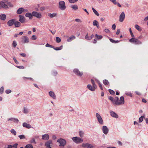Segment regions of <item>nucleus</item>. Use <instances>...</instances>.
Listing matches in <instances>:
<instances>
[{
    "instance_id": "4",
    "label": "nucleus",
    "mask_w": 148,
    "mask_h": 148,
    "mask_svg": "<svg viewBox=\"0 0 148 148\" xmlns=\"http://www.w3.org/2000/svg\"><path fill=\"white\" fill-rule=\"evenodd\" d=\"M59 8L62 10H64L66 8L65 2L63 1H61L59 2Z\"/></svg>"
},
{
    "instance_id": "26",
    "label": "nucleus",
    "mask_w": 148,
    "mask_h": 148,
    "mask_svg": "<svg viewBox=\"0 0 148 148\" xmlns=\"http://www.w3.org/2000/svg\"><path fill=\"white\" fill-rule=\"evenodd\" d=\"M92 10L94 12V13L97 15V16H99V14L98 12L95 10L94 8H92Z\"/></svg>"
},
{
    "instance_id": "9",
    "label": "nucleus",
    "mask_w": 148,
    "mask_h": 148,
    "mask_svg": "<svg viewBox=\"0 0 148 148\" xmlns=\"http://www.w3.org/2000/svg\"><path fill=\"white\" fill-rule=\"evenodd\" d=\"M32 16H34L38 18H40L41 17V14L37 12L33 11L32 12Z\"/></svg>"
},
{
    "instance_id": "52",
    "label": "nucleus",
    "mask_w": 148,
    "mask_h": 148,
    "mask_svg": "<svg viewBox=\"0 0 148 148\" xmlns=\"http://www.w3.org/2000/svg\"><path fill=\"white\" fill-rule=\"evenodd\" d=\"M98 84L99 85V87L100 88V89H101V90H103V87L102 86V85L100 83V82L99 81H98Z\"/></svg>"
},
{
    "instance_id": "16",
    "label": "nucleus",
    "mask_w": 148,
    "mask_h": 148,
    "mask_svg": "<svg viewBox=\"0 0 148 148\" xmlns=\"http://www.w3.org/2000/svg\"><path fill=\"white\" fill-rule=\"evenodd\" d=\"M14 19H11L9 20L7 23L8 25L9 26L12 25L14 24Z\"/></svg>"
},
{
    "instance_id": "64",
    "label": "nucleus",
    "mask_w": 148,
    "mask_h": 148,
    "mask_svg": "<svg viewBox=\"0 0 148 148\" xmlns=\"http://www.w3.org/2000/svg\"><path fill=\"white\" fill-rule=\"evenodd\" d=\"M135 92L138 95H141V93L139 92L136 91Z\"/></svg>"
},
{
    "instance_id": "45",
    "label": "nucleus",
    "mask_w": 148,
    "mask_h": 148,
    "mask_svg": "<svg viewBox=\"0 0 148 148\" xmlns=\"http://www.w3.org/2000/svg\"><path fill=\"white\" fill-rule=\"evenodd\" d=\"M23 79L24 80H25V79H29V80H33V79L31 77H28H28H23Z\"/></svg>"
},
{
    "instance_id": "43",
    "label": "nucleus",
    "mask_w": 148,
    "mask_h": 148,
    "mask_svg": "<svg viewBox=\"0 0 148 148\" xmlns=\"http://www.w3.org/2000/svg\"><path fill=\"white\" fill-rule=\"evenodd\" d=\"M12 45L13 47H15L17 45V43L15 41H14L12 43Z\"/></svg>"
},
{
    "instance_id": "50",
    "label": "nucleus",
    "mask_w": 148,
    "mask_h": 148,
    "mask_svg": "<svg viewBox=\"0 0 148 148\" xmlns=\"http://www.w3.org/2000/svg\"><path fill=\"white\" fill-rule=\"evenodd\" d=\"M30 143H34V144L36 143V142L35 141V139L34 138H33L31 140Z\"/></svg>"
},
{
    "instance_id": "59",
    "label": "nucleus",
    "mask_w": 148,
    "mask_h": 148,
    "mask_svg": "<svg viewBox=\"0 0 148 148\" xmlns=\"http://www.w3.org/2000/svg\"><path fill=\"white\" fill-rule=\"evenodd\" d=\"M105 31L107 33H110V31L108 29H105Z\"/></svg>"
},
{
    "instance_id": "10",
    "label": "nucleus",
    "mask_w": 148,
    "mask_h": 148,
    "mask_svg": "<svg viewBox=\"0 0 148 148\" xmlns=\"http://www.w3.org/2000/svg\"><path fill=\"white\" fill-rule=\"evenodd\" d=\"M53 145L52 141L51 140H49L47 141L45 144V146L46 147H51Z\"/></svg>"
},
{
    "instance_id": "18",
    "label": "nucleus",
    "mask_w": 148,
    "mask_h": 148,
    "mask_svg": "<svg viewBox=\"0 0 148 148\" xmlns=\"http://www.w3.org/2000/svg\"><path fill=\"white\" fill-rule=\"evenodd\" d=\"M23 127L28 129L30 128L31 127V126L29 124H27L26 123H24L23 124Z\"/></svg>"
},
{
    "instance_id": "61",
    "label": "nucleus",
    "mask_w": 148,
    "mask_h": 148,
    "mask_svg": "<svg viewBox=\"0 0 148 148\" xmlns=\"http://www.w3.org/2000/svg\"><path fill=\"white\" fill-rule=\"evenodd\" d=\"M16 67L19 69H23L24 68V67L23 66H17Z\"/></svg>"
},
{
    "instance_id": "57",
    "label": "nucleus",
    "mask_w": 148,
    "mask_h": 148,
    "mask_svg": "<svg viewBox=\"0 0 148 148\" xmlns=\"http://www.w3.org/2000/svg\"><path fill=\"white\" fill-rule=\"evenodd\" d=\"M32 39L33 40H36V37L35 35H33L32 36Z\"/></svg>"
},
{
    "instance_id": "13",
    "label": "nucleus",
    "mask_w": 148,
    "mask_h": 148,
    "mask_svg": "<svg viewBox=\"0 0 148 148\" xmlns=\"http://www.w3.org/2000/svg\"><path fill=\"white\" fill-rule=\"evenodd\" d=\"M49 138V136L47 134H44L42 136V139L44 140H48Z\"/></svg>"
},
{
    "instance_id": "46",
    "label": "nucleus",
    "mask_w": 148,
    "mask_h": 148,
    "mask_svg": "<svg viewBox=\"0 0 148 148\" xmlns=\"http://www.w3.org/2000/svg\"><path fill=\"white\" fill-rule=\"evenodd\" d=\"M129 30H130V34H131V36H132V37L133 38L134 37V35L132 30H131V28H130L129 29Z\"/></svg>"
},
{
    "instance_id": "32",
    "label": "nucleus",
    "mask_w": 148,
    "mask_h": 148,
    "mask_svg": "<svg viewBox=\"0 0 148 148\" xmlns=\"http://www.w3.org/2000/svg\"><path fill=\"white\" fill-rule=\"evenodd\" d=\"M71 7L75 10H76L78 9V7L76 5H72Z\"/></svg>"
},
{
    "instance_id": "14",
    "label": "nucleus",
    "mask_w": 148,
    "mask_h": 148,
    "mask_svg": "<svg viewBox=\"0 0 148 148\" xmlns=\"http://www.w3.org/2000/svg\"><path fill=\"white\" fill-rule=\"evenodd\" d=\"M87 88L90 90L92 91H94L95 90L96 87L92 86L91 85L88 84L87 86Z\"/></svg>"
},
{
    "instance_id": "58",
    "label": "nucleus",
    "mask_w": 148,
    "mask_h": 148,
    "mask_svg": "<svg viewBox=\"0 0 148 148\" xmlns=\"http://www.w3.org/2000/svg\"><path fill=\"white\" fill-rule=\"evenodd\" d=\"M52 138L53 140H55L56 139L57 137L55 135H53L52 136Z\"/></svg>"
},
{
    "instance_id": "44",
    "label": "nucleus",
    "mask_w": 148,
    "mask_h": 148,
    "mask_svg": "<svg viewBox=\"0 0 148 148\" xmlns=\"http://www.w3.org/2000/svg\"><path fill=\"white\" fill-rule=\"evenodd\" d=\"M94 147L93 145L88 144V148H94Z\"/></svg>"
},
{
    "instance_id": "2",
    "label": "nucleus",
    "mask_w": 148,
    "mask_h": 148,
    "mask_svg": "<svg viewBox=\"0 0 148 148\" xmlns=\"http://www.w3.org/2000/svg\"><path fill=\"white\" fill-rule=\"evenodd\" d=\"M0 4L3 8L5 9L8 8V5L10 7H12L13 5L10 2H8L7 1L4 0L3 1L0 2Z\"/></svg>"
},
{
    "instance_id": "33",
    "label": "nucleus",
    "mask_w": 148,
    "mask_h": 148,
    "mask_svg": "<svg viewBox=\"0 0 148 148\" xmlns=\"http://www.w3.org/2000/svg\"><path fill=\"white\" fill-rule=\"evenodd\" d=\"M18 145V143L14 144L13 145H11V148H17V146Z\"/></svg>"
},
{
    "instance_id": "47",
    "label": "nucleus",
    "mask_w": 148,
    "mask_h": 148,
    "mask_svg": "<svg viewBox=\"0 0 148 148\" xmlns=\"http://www.w3.org/2000/svg\"><path fill=\"white\" fill-rule=\"evenodd\" d=\"M135 28L137 29L139 31L141 30V29H140L139 26H138V25H135Z\"/></svg>"
},
{
    "instance_id": "12",
    "label": "nucleus",
    "mask_w": 148,
    "mask_h": 148,
    "mask_svg": "<svg viewBox=\"0 0 148 148\" xmlns=\"http://www.w3.org/2000/svg\"><path fill=\"white\" fill-rule=\"evenodd\" d=\"M25 9L23 8H19L17 11L16 13L17 14H21L23 12H24Z\"/></svg>"
},
{
    "instance_id": "42",
    "label": "nucleus",
    "mask_w": 148,
    "mask_h": 148,
    "mask_svg": "<svg viewBox=\"0 0 148 148\" xmlns=\"http://www.w3.org/2000/svg\"><path fill=\"white\" fill-rule=\"evenodd\" d=\"M4 88L3 87H1L0 89V94H2L3 92Z\"/></svg>"
},
{
    "instance_id": "30",
    "label": "nucleus",
    "mask_w": 148,
    "mask_h": 148,
    "mask_svg": "<svg viewBox=\"0 0 148 148\" xmlns=\"http://www.w3.org/2000/svg\"><path fill=\"white\" fill-rule=\"evenodd\" d=\"M19 21L22 23H25L27 21L26 19H19Z\"/></svg>"
},
{
    "instance_id": "29",
    "label": "nucleus",
    "mask_w": 148,
    "mask_h": 148,
    "mask_svg": "<svg viewBox=\"0 0 148 148\" xmlns=\"http://www.w3.org/2000/svg\"><path fill=\"white\" fill-rule=\"evenodd\" d=\"M103 83L105 85H108L109 84V82L108 80L105 79L103 80Z\"/></svg>"
},
{
    "instance_id": "34",
    "label": "nucleus",
    "mask_w": 148,
    "mask_h": 148,
    "mask_svg": "<svg viewBox=\"0 0 148 148\" xmlns=\"http://www.w3.org/2000/svg\"><path fill=\"white\" fill-rule=\"evenodd\" d=\"M56 41L57 43H59L61 42V40L59 37H56Z\"/></svg>"
},
{
    "instance_id": "6",
    "label": "nucleus",
    "mask_w": 148,
    "mask_h": 148,
    "mask_svg": "<svg viewBox=\"0 0 148 148\" xmlns=\"http://www.w3.org/2000/svg\"><path fill=\"white\" fill-rule=\"evenodd\" d=\"M129 42L131 43H133L136 45H139L141 44L142 42L138 39L132 38L129 40Z\"/></svg>"
},
{
    "instance_id": "62",
    "label": "nucleus",
    "mask_w": 148,
    "mask_h": 148,
    "mask_svg": "<svg viewBox=\"0 0 148 148\" xmlns=\"http://www.w3.org/2000/svg\"><path fill=\"white\" fill-rule=\"evenodd\" d=\"M94 37V36L93 34H92L91 36H89V38H88L89 39V40H91L92 39V38H93Z\"/></svg>"
},
{
    "instance_id": "60",
    "label": "nucleus",
    "mask_w": 148,
    "mask_h": 148,
    "mask_svg": "<svg viewBox=\"0 0 148 148\" xmlns=\"http://www.w3.org/2000/svg\"><path fill=\"white\" fill-rule=\"evenodd\" d=\"M28 112V110L27 109L24 108V112L26 113Z\"/></svg>"
},
{
    "instance_id": "48",
    "label": "nucleus",
    "mask_w": 148,
    "mask_h": 148,
    "mask_svg": "<svg viewBox=\"0 0 148 148\" xmlns=\"http://www.w3.org/2000/svg\"><path fill=\"white\" fill-rule=\"evenodd\" d=\"M143 120V117L141 116L139 119V123L141 122Z\"/></svg>"
},
{
    "instance_id": "22",
    "label": "nucleus",
    "mask_w": 148,
    "mask_h": 148,
    "mask_svg": "<svg viewBox=\"0 0 148 148\" xmlns=\"http://www.w3.org/2000/svg\"><path fill=\"white\" fill-rule=\"evenodd\" d=\"M93 25L94 26H96L97 28H98L99 27V24L98 22L97 21L95 20L94 21L93 23Z\"/></svg>"
},
{
    "instance_id": "15",
    "label": "nucleus",
    "mask_w": 148,
    "mask_h": 148,
    "mask_svg": "<svg viewBox=\"0 0 148 148\" xmlns=\"http://www.w3.org/2000/svg\"><path fill=\"white\" fill-rule=\"evenodd\" d=\"M110 115L113 117L116 118H118V115L116 113L112 111H110Z\"/></svg>"
},
{
    "instance_id": "3",
    "label": "nucleus",
    "mask_w": 148,
    "mask_h": 148,
    "mask_svg": "<svg viewBox=\"0 0 148 148\" xmlns=\"http://www.w3.org/2000/svg\"><path fill=\"white\" fill-rule=\"evenodd\" d=\"M57 142L60 144L59 146L63 147L66 143V140L63 138H60L57 140Z\"/></svg>"
},
{
    "instance_id": "1",
    "label": "nucleus",
    "mask_w": 148,
    "mask_h": 148,
    "mask_svg": "<svg viewBox=\"0 0 148 148\" xmlns=\"http://www.w3.org/2000/svg\"><path fill=\"white\" fill-rule=\"evenodd\" d=\"M108 98L112 101L114 105L119 106L124 103V100L123 96L120 97V100H119V98L117 97H115L114 99L113 97L111 96L108 97Z\"/></svg>"
},
{
    "instance_id": "54",
    "label": "nucleus",
    "mask_w": 148,
    "mask_h": 148,
    "mask_svg": "<svg viewBox=\"0 0 148 148\" xmlns=\"http://www.w3.org/2000/svg\"><path fill=\"white\" fill-rule=\"evenodd\" d=\"M14 122H16V123H18V119L16 118H14V120H13Z\"/></svg>"
},
{
    "instance_id": "20",
    "label": "nucleus",
    "mask_w": 148,
    "mask_h": 148,
    "mask_svg": "<svg viewBox=\"0 0 148 148\" xmlns=\"http://www.w3.org/2000/svg\"><path fill=\"white\" fill-rule=\"evenodd\" d=\"M25 16L26 17H28L29 18H32V13L27 12L25 14Z\"/></svg>"
},
{
    "instance_id": "27",
    "label": "nucleus",
    "mask_w": 148,
    "mask_h": 148,
    "mask_svg": "<svg viewBox=\"0 0 148 148\" xmlns=\"http://www.w3.org/2000/svg\"><path fill=\"white\" fill-rule=\"evenodd\" d=\"M95 37L98 39H101L102 38L103 36L101 35H98L96 34L95 35Z\"/></svg>"
},
{
    "instance_id": "49",
    "label": "nucleus",
    "mask_w": 148,
    "mask_h": 148,
    "mask_svg": "<svg viewBox=\"0 0 148 148\" xmlns=\"http://www.w3.org/2000/svg\"><path fill=\"white\" fill-rule=\"evenodd\" d=\"M45 46L47 47H49L52 48H53V46L50 45L48 43H47L46 44Z\"/></svg>"
},
{
    "instance_id": "41",
    "label": "nucleus",
    "mask_w": 148,
    "mask_h": 148,
    "mask_svg": "<svg viewBox=\"0 0 148 148\" xmlns=\"http://www.w3.org/2000/svg\"><path fill=\"white\" fill-rule=\"evenodd\" d=\"M88 143H83L82 144V146L84 147H87L88 148Z\"/></svg>"
},
{
    "instance_id": "37",
    "label": "nucleus",
    "mask_w": 148,
    "mask_h": 148,
    "mask_svg": "<svg viewBox=\"0 0 148 148\" xmlns=\"http://www.w3.org/2000/svg\"><path fill=\"white\" fill-rule=\"evenodd\" d=\"M108 90L110 94L113 95H114L115 92L114 91L111 89H109Z\"/></svg>"
},
{
    "instance_id": "39",
    "label": "nucleus",
    "mask_w": 148,
    "mask_h": 148,
    "mask_svg": "<svg viewBox=\"0 0 148 148\" xmlns=\"http://www.w3.org/2000/svg\"><path fill=\"white\" fill-rule=\"evenodd\" d=\"M18 137L21 139H24L25 138V136L24 135H19Z\"/></svg>"
},
{
    "instance_id": "23",
    "label": "nucleus",
    "mask_w": 148,
    "mask_h": 148,
    "mask_svg": "<svg viewBox=\"0 0 148 148\" xmlns=\"http://www.w3.org/2000/svg\"><path fill=\"white\" fill-rule=\"evenodd\" d=\"M57 14L56 13H53L51 14V13H49L48 14V15L50 17V18H53L55 17H56Z\"/></svg>"
},
{
    "instance_id": "11",
    "label": "nucleus",
    "mask_w": 148,
    "mask_h": 148,
    "mask_svg": "<svg viewBox=\"0 0 148 148\" xmlns=\"http://www.w3.org/2000/svg\"><path fill=\"white\" fill-rule=\"evenodd\" d=\"M102 131L103 133L105 134H107L109 132V129L106 126H103L102 127Z\"/></svg>"
},
{
    "instance_id": "53",
    "label": "nucleus",
    "mask_w": 148,
    "mask_h": 148,
    "mask_svg": "<svg viewBox=\"0 0 148 148\" xmlns=\"http://www.w3.org/2000/svg\"><path fill=\"white\" fill-rule=\"evenodd\" d=\"M110 1L112 2L114 4H117V2L116 0H110Z\"/></svg>"
},
{
    "instance_id": "35",
    "label": "nucleus",
    "mask_w": 148,
    "mask_h": 148,
    "mask_svg": "<svg viewBox=\"0 0 148 148\" xmlns=\"http://www.w3.org/2000/svg\"><path fill=\"white\" fill-rule=\"evenodd\" d=\"M6 16L4 14H1L0 15V18H6Z\"/></svg>"
},
{
    "instance_id": "21",
    "label": "nucleus",
    "mask_w": 148,
    "mask_h": 148,
    "mask_svg": "<svg viewBox=\"0 0 148 148\" xmlns=\"http://www.w3.org/2000/svg\"><path fill=\"white\" fill-rule=\"evenodd\" d=\"M75 38V37L74 36L72 35L69 38L67 39V41L68 42H70Z\"/></svg>"
},
{
    "instance_id": "5",
    "label": "nucleus",
    "mask_w": 148,
    "mask_h": 148,
    "mask_svg": "<svg viewBox=\"0 0 148 148\" xmlns=\"http://www.w3.org/2000/svg\"><path fill=\"white\" fill-rule=\"evenodd\" d=\"M73 141L77 144L81 143L83 141V140L78 137H75L72 138Z\"/></svg>"
},
{
    "instance_id": "7",
    "label": "nucleus",
    "mask_w": 148,
    "mask_h": 148,
    "mask_svg": "<svg viewBox=\"0 0 148 148\" xmlns=\"http://www.w3.org/2000/svg\"><path fill=\"white\" fill-rule=\"evenodd\" d=\"M73 71L76 75L79 76H82L83 75V72L80 71L78 69H74Z\"/></svg>"
},
{
    "instance_id": "55",
    "label": "nucleus",
    "mask_w": 148,
    "mask_h": 148,
    "mask_svg": "<svg viewBox=\"0 0 148 148\" xmlns=\"http://www.w3.org/2000/svg\"><path fill=\"white\" fill-rule=\"evenodd\" d=\"M11 92V90H6L5 92L7 94H9Z\"/></svg>"
},
{
    "instance_id": "63",
    "label": "nucleus",
    "mask_w": 148,
    "mask_h": 148,
    "mask_svg": "<svg viewBox=\"0 0 148 148\" xmlns=\"http://www.w3.org/2000/svg\"><path fill=\"white\" fill-rule=\"evenodd\" d=\"M112 28L114 30L116 28V25L114 24L112 26Z\"/></svg>"
},
{
    "instance_id": "24",
    "label": "nucleus",
    "mask_w": 148,
    "mask_h": 148,
    "mask_svg": "<svg viewBox=\"0 0 148 148\" xmlns=\"http://www.w3.org/2000/svg\"><path fill=\"white\" fill-rule=\"evenodd\" d=\"M14 24L16 27H19L21 25L20 23L18 21H16L14 22Z\"/></svg>"
},
{
    "instance_id": "51",
    "label": "nucleus",
    "mask_w": 148,
    "mask_h": 148,
    "mask_svg": "<svg viewBox=\"0 0 148 148\" xmlns=\"http://www.w3.org/2000/svg\"><path fill=\"white\" fill-rule=\"evenodd\" d=\"M71 3H74L77 1L78 0H68Z\"/></svg>"
},
{
    "instance_id": "8",
    "label": "nucleus",
    "mask_w": 148,
    "mask_h": 148,
    "mask_svg": "<svg viewBox=\"0 0 148 148\" xmlns=\"http://www.w3.org/2000/svg\"><path fill=\"white\" fill-rule=\"evenodd\" d=\"M96 116L99 123L100 124H103V120L100 115L97 113L96 114Z\"/></svg>"
},
{
    "instance_id": "31",
    "label": "nucleus",
    "mask_w": 148,
    "mask_h": 148,
    "mask_svg": "<svg viewBox=\"0 0 148 148\" xmlns=\"http://www.w3.org/2000/svg\"><path fill=\"white\" fill-rule=\"evenodd\" d=\"M26 148H33V146L32 145L27 144V145L25 147Z\"/></svg>"
},
{
    "instance_id": "28",
    "label": "nucleus",
    "mask_w": 148,
    "mask_h": 148,
    "mask_svg": "<svg viewBox=\"0 0 148 148\" xmlns=\"http://www.w3.org/2000/svg\"><path fill=\"white\" fill-rule=\"evenodd\" d=\"M125 14L124 12H122L119 16V18H125Z\"/></svg>"
},
{
    "instance_id": "25",
    "label": "nucleus",
    "mask_w": 148,
    "mask_h": 148,
    "mask_svg": "<svg viewBox=\"0 0 148 148\" xmlns=\"http://www.w3.org/2000/svg\"><path fill=\"white\" fill-rule=\"evenodd\" d=\"M63 46L62 45H61L60 47H54L53 48L54 49L56 50H59L62 49V48Z\"/></svg>"
},
{
    "instance_id": "17",
    "label": "nucleus",
    "mask_w": 148,
    "mask_h": 148,
    "mask_svg": "<svg viewBox=\"0 0 148 148\" xmlns=\"http://www.w3.org/2000/svg\"><path fill=\"white\" fill-rule=\"evenodd\" d=\"M22 39L24 41V43H27L29 42L28 38L25 36H23L22 38Z\"/></svg>"
},
{
    "instance_id": "56",
    "label": "nucleus",
    "mask_w": 148,
    "mask_h": 148,
    "mask_svg": "<svg viewBox=\"0 0 148 148\" xmlns=\"http://www.w3.org/2000/svg\"><path fill=\"white\" fill-rule=\"evenodd\" d=\"M85 38L86 39V40H89V39L88 38H89V36H88V34H87L86 35V36H85Z\"/></svg>"
},
{
    "instance_id": "38",
    "label": "nucleus",
    "mask_w": 148,
    "mask_h": 148,
    "mask_svg": "<svg viewBox=\"0 0 148 148\" xmlns=\"http://www.w3.org/2000/svg\"><path fill=\"white\" fill-rule=\"evenodd\" d=\"M84 133L82 131H80L79 132V135L81 137H82L84 136Z\"/></svg>"
},
{
    "instance_id": "36",
    "label": "nucleus",
    "mask_w": 148,
    "mask_h": 148,
    "mask_svg": "<svg viewBox=\"0 0 148 148\" xmlns=\"http://www.w3.org/2000/svg\"><path fill=\"white\" fill-rule=\"evenodd\" d=\"M91 83H92V86L94 87H97V86L95 84V82L94 81V80L92 79H91Z\"/></svg>"
},
{
    "instance_id": "19",
    "label": "nucleus",
    "mask_w": 148,
    "mask_h": 148,
    "mask_svg": "<svg viewBox=\"0 0 148 148\" xmlns=\"http://www.w3.org/2000/svg\"><path fill=\"white\" fill-rule=\"evenodd\" d=\"M49 94L50 96L54 99L56 98V96L54 93L52 91H50L49 92Z\"/></svg>"
},
{
    "instance_id": "40",
    "label": "nucleus",
    "mask_w": 148,
    "mask_h": 148,
    "mask_svg": "<svg viewBox=\"0 0 148 148\" xmlns=\"http://www.w3.org/2000/svg\"><path fill=\"white\" fill-rule=\"evenodd\" d=\"M11 132L12 134H14V135H15L16 134V132L14 129H12L11 130Z\"/></svg>"
}]
</instances>
